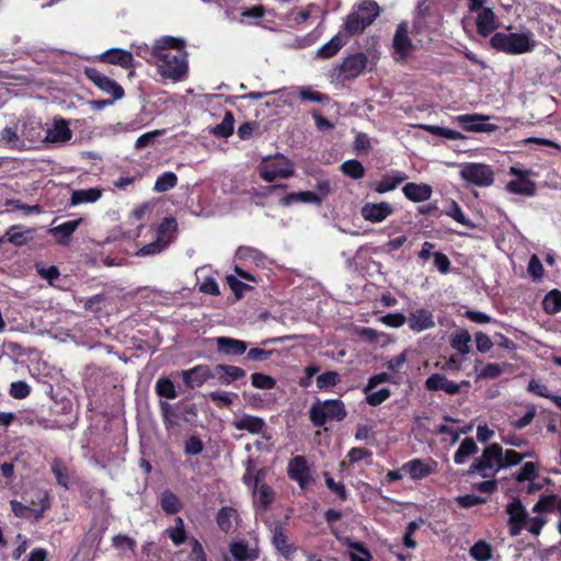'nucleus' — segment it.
Returning a JSON list of instances; mask_svg holds the SVG:
<instances>
[{
    "label": "nucleus",
    "instance_id": "52",
    "mask_svg": "<svg viewBox=\"0 0 561 561\" xmlns=\"http://www.w3.org/2000/svg\"><path fill=\"white\" fill-rule=\"evenodd\" d=\"M422 128L435 136L443 137V138L450 139V140H458V139L463 138V135L457 130L436 126V125H422Z\"/></svg>",
    "mask_w": 561,
    "mask_h": 561
},
{
    "label": "nucleus",
    "instance_id": "28",
    "mask_svg": "<svg viewBox=\"0 0 561 561\" xmlns=\"http://www.w3.org/2000/svg\"><path fill=\"white\" fill-rule=\"evenodd\" d=\"M367 66V57L364 54L352 55L343 61L341 71L346 78H356Z\"/></svg>",
    "mask_w": 561,
    "mask_h": 561
},
{
    "label": "nucleus",
    "instance_id": "31",
    "mask_svg": "<svg viewBox=\"0 0 561 561\" xmlns=\"http://www.w3.org/2000/svg\"><path fill=\"white\" fill-rule=\"evenodd\" d=\"M216 345L218 351L226 355H242L248 348L245 342L226 336L217 337Z\"/></svg>",
    "mask_w": 561,
    "mask_h": 561
},
{
    "label": "nucleus",
    "instance_id": "56",
    "mask_svg": "<svg viewBox=\"0 0 561 561\" xmlns=\"http://www.w3.org/2000/svg\"><path fill=\"white\" fill-rule=\"evenodd\" d=\"M162 510L168 514H174L180 510V500L175 494L170 491H165L161 495Z\"/></svg>",
    "mask_w": 561,
    "mask_h": 561
},
{
    "label": "nucleus",
    "instance_id": "10",
    "mask_svg": "<svg viewBox=\"0 0 561 561\" xmlns=\"http://www.w3.org/2000/svg\"><path fill=\"white\" fill-rule=\"evenodd\" d=\"M85 76L91 80L102 92L108 94L114 100H121L124 96L123 88L113 79L106 77L95 68H85Z\"/></svg>",
    "mask_w": 561,
    "mask_h": 561
},
{
    "label": "nucleus",
    "instance_id": "42",
    "mask_svg": "<svg viewBox=\"0 0 561 561\" xmlns=\"http://www.w3.org/2000/svg\"><path fill=\"white\" fill-rule=\"evenodd\" d=\"M478 450V446L472 438H465L457 451L454 455V461L457 465H462L466 462L467 458Z\"/></svg>",
    "mask_w": 561,
    "mask_h": 561
},
{
    "label": "nucleus",
    "instance_id": "43",
    "mask_svg": "<svg viewBox=\"0 0 561 561\" xmlns=\"http://www.w3.org/2000/svg\"><path fill=\"white\" fill-rule=\"evenodd\" d=\"M234 118L231 112H226L220 124L210 129V134L220 138H228L233 133Z\"/></svg>",
    "mask_w": 561,
    "mask_h": 561
},
{
    "label": "nucleus",
    "instance_id": "40",
    "mask_svg": "<svg viewBox=\"0 0 561 561\" xmlns=\"http://www.w3.org/2000/svg\"><path fill=\"white\" fill-rule=\"evenodd\" d=\"M236 255L239 260L252 262L257 266H264L266 264L265 255L253 248L241 247L237 250Z\"/></svg>",
    "mask_w": 561,
    "mask_h": 561
},
{
    "label": "nucleus",
    "instance_id": "55",
    "mask_svg": "<svg viewBox=\"0 0 561 561\" xmlns=\"http://www.w3.org/2000/svg\"><path fill=\"white\" fill-rule=\"evenodd\" d=\"M344 542L353 549V552H351V561H370L371 556L363 543L353 542L348 538H345Z\"/></svg>",
    "mask_w": 561,
    "mask_h": 561
},
{
    "label": "nucleus",
    "instance_id": "45",
    "mask_svg": "<svg viewBox=\"0 0 561 561\" xmlns=\"http://www.w3.org/2000/svg\"><path fill=\"white\" fill-rule=\"evenodd\" d=\"M445 215L453 218L458 224L469 228L473 229L476 228V225L466 217V215L462 213L461 208L455 201H450L447 208L444 210Z\"/></svg>",
    "mask_w": 561,
    "mask_h": 561
},
{
    "label": "nucleus",
    "instance_id": "61",
    "mask_svg": "<svg viewBox=\"0 0 561 561\" xmlns=\"http://www.w3.org/2000/svg\"><path fill=\"white\" fill-rule=\"evenodd\" d=\"M31 392V387L25 381H14L10 386L9 393L14 399H24Z\"/></svg>",
    "mask_w": 561,
    "mask_h": 561
},
{
    "label": "nucleus",
    "instance_id": "59",
    "mask_svg": "<svg viewBox=\"0 0 561 561\" xmlns=\"http://www.w3.org/2000/svg\"><path fill=\"white\" fill-rule=\"evenodd\" d=\"M134 51L137 56L145 59L147 62H153V55L158 53V39L156 41L152 47H149L147 44H133Z\"/></svg>",
    "mask_w": 561,
    "mask_h": 561
},
{
    "label": "nucleus",
    "instance_id": "34",
    "mask_svg": "<svg viewBox=\"0 0 561 561\" xmlns=\"http://www.w3.org/2000/svg\"><path fill=\"white\" fill-rule=\"evenodd\" d=\"M215 371L219 381L224 385H229L245 376V371L241 367L232 365L219 364L215 367Z\"/></svg>",
    "mask_w": 561,
    "mask_h": 561
},
{
    "label": "nucleus",
    "instance_id": "2",
    "mask_svg": "<svg viewBox=\"0 0 561 561\" xmlns=\"http://www.w3.org/2000/svg\"><path fill=\"white\" fill-rule=\"evenodd\" d=\"M493 48L511 55H522L533 51L537 46L535 34L522 28L519 32H499L491 37Z\"/></svg>",
    "mask_w": 561,
    "mask_h": 561
},
{
    "label": "nucleus",
    "instance_id": "53",
    "mask_svg": "<svg viewBox=\"0 0 561 561\" xmlns=\"http://www.w3.org/2000/svg\"><path fill=\"white\" fill-rule=\"evenodd\" d=\"M534 456L533 451L519 454L513 449H506L505 451L502 449V462H503V469L515 466L519 463L525 458H530Z\"/></svg>",
    "mask_w": 561,
    "mask_h": 561
},
{
    "label": "nucleus",
    "instance_id": "38",
    "mask_svg": "<svg viewBox=\"0 0 561 561\" xmlns=\"http://www.w3.org/2000/svg\"><path fill=\"white\" fill-rule=\"evenodd\" d=\"M237 519H238L237 511L229 506L220 508L218 511L217 517H216L219 528L225 533H228L232 528L233 523Z\"/></svg>",
    "mask_w": 561,
    "mask_h": 561
},
{
    "label": "nucleus",
    "instance_id": "46",
    "mask_svg": "<svg viewBox=\"0 0 561 561\" xmlns=\"http://www.w3.org/2000/svg\"><path fill=\"white\" fill-rule=\"evenodd\" d=\"M162 421L167 430H171L179 425V414L173 407L167 401H160L159 403Z\"/></svg>",
    "mask_w": 561,
    "mask_h": 561
},
{
    "label": "nucleus",
    "instance_id": "26",
    "mask_svg": "<svg viewBox=\"0 0 561 561\" xmlns=\"http://www.w3.org/2000/svg\"><path fill=\"white\" fill-rule=\"evenodd\" d=\"M402 193L409 201L421 203L431 198L433 190L425 183L409 182L402 187Z\"/></svg>",
    "mask_w": 561,
    "mask_h": 561
},
{
    "label": "nucleus",
    "instance_id": "21",
    "mask_svg": "<svg viewBox=\"0 0 561 561\" xmlns=\"http://www.w3.org/2000/svg\"><path fill=\"white\" fill-rule=\"evenodd\" d=\"M407 322L409 328L417 333L435 327L433 312L425 308H419L410 312Z\"/></svg>",
    "mask_w": 561,
    "mask_h": 561
},
{
    "label": "nucleus",
    "instance_id": "33",
    "mask_svg": "<svg viewBox=\"0 0 561 561\" xmlns=\"http://www.w3.org/2000/svg\"><path fill=\"white\" fill-rule=\"evenodd\" d=\"M82 219L69 220L57 227L49 229V233H51L59 244H68L70 236L76 231V229L81 224Z\"/></svg>",
    "mask_w": 561,
    "mask_h": 561
},
{
    "label": "nucleus",
    "instance_id": "27",
    "mask_svg": "<svg viewBox=\"0 0 561 561\" xmlns=\"http://www.w3.org/2000/svg\"><path fill=\"white\" fill-rule=\"evenodd\" d=\"M279 205L284 207H289L294 204H316L320 205L322 203V197H319L318 194L310 191H301V192H293L284 195L278 201Z\"/></svg>",
    "mask_w": 561,
    "mask_h": 561
},
{
    "label": "nucleus",
    "instance_id": "50",
    "mask_svg": "<svg viewBox=\"0 0 561 561\" xmlns=\"http://www.w3.org/2000/svg\"><path fill=\"white\" fill-rule=\"evenodd\" d=\"M178 184V176L174 172L168 171L162 173L156 180L153 190L158 193L167 192Z\"/></svg>",
    "mask_w": 561,
    "mask_h": 561
},
{
    "label": "nucleus",
    "instance_id": "9",
    "mask_svg": "<svg viewBox=\"0 0 561 561\" xmlns=\"http://www.w3.org/2000/svg\"><path fill=\"white\" fill-rule=\"evenodd\" d=\"M454 121L470 133H493L499 128L497 125L491 124L490 116L484 114H462Z\"/></svg>",
    "mask_w": 561,
    "mask_h": 561
},
{
    "label": "nucleus",
    "instance_id": "15",
    "mask_svg": "<svg viewBox=\"0 0 561 561\" xmlns=\"http://www.w3.org/2000/svg\"><path fill=\"white\" fill-rule=\"evenodd\" d=\"M553 506V499L550 496H542L533 507V512L537 515L534 517H526L525 527L533 535H539L541 528L546 524L545 518L541 516V513L545 511H550Z\"/></svg>",
    "mask_w": 561,
    "mask_h": 561
},
{
    "label": "nucleus",
    "instance_id": "18",
    "mask_svg": "<svg viewBox=\"0 0 561 561\" xmlns=\"http://www.w3.org/2000/svg\"><path fill=\"white\" fill-rule=\"evenodd\" d=\"M414 49L408 36L407 23H400L393 37V55L396 60H403Z\"/></svg>",
    "mask_w": 561,
    "mask_h": 561
},
{
    "label": "nucleus",
    "instance_id": "25",
    "mask_svg": "<svg viewBox=\"0 0 561 561\" xmlns=\"http://www.w3.org/2000/svg\"><path fill=\"white\" fill-rule=\"evenodd\" d=\"M44 133V140L54 144H65L72 137V131L65 119H56Z\"/></svg>",
    "mask_w": 561,
    "mask_h": 561
},
{
    "label": "nucleus",
    "instance_id": "5",
    "mask_svg": "<svg viewBox=\"0 0 561 561\" xmlns=\"http://www.w3.org/2000/svg\"><path fill=\"white\" fill-rule=\"evenodd\" d=\"M309 413L316 426H323L328 421H341L346 415L344 403L339 399L317 401Z\"/></svg>",
    "mask_w": 561,
    "mask_h": 561
},
{
    "label": "nucleus",
    "instance_id": "32",
    "mask_svg": "<svg viewBox=\"0 0 561 561\" xmlns=\"http://www.w3.org/2000/svg\"><path fill=\"white\" fill-rule=\"evenodd\" d=\"M102 195L103 190L99 187L75 190L71 193L70 205L77 206L81 204L95 203L102 197Z\"/></svg>",
    "mask_w": 561,
    "mask_h": 561
},
{
    "label": "nucleus",
    "instance_id": "13",
    "mask_svg": "<svg viewBox=\"0 0 561 561\" xmlns=\"http://www.w3.org/2000/svg\"><path fill=\"white\" fill-rule=\"evenodd\" d=\"M287 474L301 490H305L312 480L310 467L304 456H295L289 460Z\"/></svg>",
    "mask_w": 561,
    "mask_h": 561
},
{
    "label": "nucleus",
    "instance_id": "35",
    "mask_svg": "<svg viewBox=\"0 0 561 561\" xmlns=\"http://www.w3.org/2000/svg\"><path fill=\"white\" fill-rule=\"evenodd\" d=\"M1 140L4 141L12 149H26V141L22 140L21 133L18 129V125L14 128H3L1 131Z\"/></svg>",
    "mask_w": 561,
    "mask_h": 561
},
{
    "label": "nucleus",
    "instance_id": "49",
    "mask_svg": "<svg viewBox=\"0 0 561 561\" xmlns=\"http://www.w3.org/2000/svg\"><path fill=\"white\" fill-rule=\"evenodd\" d=\"M154 389L156 393L161 398L175 399L178 397L173 381L167 377L159 378L156 381Z\"/></svg>",
    "mask_w": 561,
    "mask_h": 561
},
{
    "label": "nucleus",
    "instance_id": "36",
    "mask_svg": "<svg viewBox=\"0 0 561 561\" xmlns=\"http://www.w3.org/2000/svg\"><path fill=\"white\" fill-rule=\"evenodd\" d=\"M230 553L236 561H252L257 558L255 551L250 549L244 541H233L230 545Z\"/></svg>",
    "mask_w": 561,
    "mask_h": 561
},
{
    "label": "nucleus",
    "instance_id": "60",
    "mask_svg": "<svg viewBox=\"0 0 561 561\" xmlns=\"http://www.w3.org/2000/svg\"><path fill=\"white\" fill-rule=\"evenodd\" d=\"M167 245H168L167 241H162V239L157 238L156 241L141 247L137 251L136 254L138 256H148V255L158 254V253L162 252L167 248Z\"/></svg>",
    "mask_w": 561,
    "mask_h": 561
},
{
    "label": "nucleus",
    "instance_id": "1",
    "mask_svg": "<svg viewBox=\"0 0 561 561\" xmlns=\"http://www.w3.org/2000/svg\"><path fill=\"white\" fill-rule=\"evenodd\" d=\"M184 46L185 41L181 37L158 38V53L153 55L152 65L163 79L179 82L185 77L188 64Z\"/></svg>",
    "mask_w": 561,
    "mask_h": 561
},
{
    "label": "nucleus",
    "instance_id": "16",
    "mask_svg": "<svg viewBox=\"0 0 561 561\" xmlns=\"http://www.w3.org/2000/svg\"><path fill=\"white\" fill-rule=\"evenodd\" d=\"M18 129L21 133L22 140L26 141V149L44 140V128L41 122L36 119L19 122Z\"/></svg>",
    "mask_w": 561,
    "mask_h": 561
},
{
    "label": "nucleus",
    "instance_id": "11",
    "mask_svg": "<svg viewBox=\"0 0 561 561\" xmlns=\"http://www.w3.org/2000/svg\"><path fill=\"white\" fill-rule=\"evenodd\" d=\"M37 499L39 502V507L36 505L31 507L28 504H23L16 500H12L10 502L11 510L16 517L27 518L30 516H34L35 519L42 517L43 513L48 508V493L43 490H37Z\"/></svg>",
    "mask_w": 561,
    "mask_h": 561
},
{
    "label": "nucleus",
    "instance_id": "3",
    "mask_svg": "<svg viewBox=\"0 0 561 561\" xmlns=\"http://www.w3.org/2000/svg\"><path fill=\"white\" fill-rule=\"evenodd\" d=\"M502 469V446L494 443L483 449L481 456L471 465L470 472H477L482 478H494Z\"/></svg>",
    "mask_w": 561,
    "mask_h": 561
},
{
    "label": "nucleus",
    "instance_id": "30",
    "mask_svg": "<svg viewBox=\"0 0 561 561\" xmlns=\"http://www.w3.org/2000/svg\"><path fill=\"white\" fill-rule=\"evenodd\" d=\"M34 229L13 225L5 231V240L16 247H22L33 239Z\"/></svg>",
    "mask_w": 561,
    "mask_h": 561
},
{
    "label": "nucleus",
    "instance_id": "17",
    "mask_svg": "<svg viewBox=\"0 0 561 561\" xmlns=\"http://www.w3.org/2000/svg\"><path fill=\"white\" fill-rule=\"evenodd\" d=\"M408 179L407 174L399 170H391L385 173L381 179L370 184L371 190L378 194H386L394 191Z\"/></svg>",
    "mask_w": 561,
    "mask_h": 561
},
{
    "label": "nucleus",
    "instance_id": "44",
    "mask_svg": "<svg viewBox=\"0 0 561 561\" xmlns=\"http://www.w3.org/2000/svg\"><path fill=\"white\" fill-rule=\"evenodd\" d=\"M344 44L345 41L343 36L337 34L318 49L317 56L320 58H330L334 56Z\"/></svg>",
    "mask_w": 561,
    "mask_h": 561
},
{
    "label": "nucleus",
    "instance_id": "54",
    "mask_svg": "<svg viewBox=\"0 0 561 561\" xmlns=\"http://www.w3.org/2000/svg\"><path fill=\"white\" fill-rule=\"evenodd\" d=\"M178 224L173 218H164L163 221L158 227V238L162 239V241H167V244L170 243L173 233L175 232Z\"/></svg>",
    "mask_w": 561,
    "mask_h": 561
},
{
    "label": "nucleus",
    "instance_id": "20",
    "mask_svg": "<svg viewBox=\"0 0 561 561\" xmlns=\"http://www.w3.org/2000/svg\"><path fill=\"white\" fill-rule=\"evenodd\" d=\"M102 62L117 65L124 69L135 68V59L131 51L121 48H110L99 56Z\"/></svg>",
    "mask_w": 561,
    "mask_h": 561
},
{
    "label": "nucleus",
    "instance_id": "29",
    "mask_svg": "<svg viewBox=\"0 0 561 561\" xmlns=\"http://www.w3.org/2000/svg\"><path fill=\"white\" fill-rule=\"evenodd\" d=\"M425 386L428 390H442L448 394H455L460 390V386L454 381L448 380L444 375L433 374L426 381Z\"/></svg>",
    "mask_w": 561,
    "mask_h": 561
},
{
    "label": "nucleus",
    "instance_id": "39",
    "mask_svg": "<svg viewBox=\"0 0 561 561\" xmlns=\"http://www.w3.org/2000/svg\"><path fill=\"white\" fill-rule=\"evenodd\" d=\"M471 342V336L468 331L463 329H459L455 331L450 336V345L453 348L458 351L460 354H468L469 343Z\"/></svg>",
    "mask_w": 561,
    "mask_h": 561
},
{
    "label": "nucleus",
    "instance_id": "58",
    "mask_svg": "<svg viewBox=\"0 0 561 561\" xmlns=\"http://www.w3.org/2000/svg\"><path fill=\"white\" fill-rule=\"evenodd\" d=\"M168 534L170 539L174 545L180 546L186 539L184 522L181 517H176L175 526L173 528L168 529Z\"/></svg>",
    "mask_w": 561,
    "mask_h": 561
},
{
    "label": "nucleus",
    "instance_id": "63",
    "mask_svg": "<svg viewBox=\"0 0 561 561\" xmlns=\"http://www.w3.org/2000/svg\"><path fill=\"white\" fill-rule=\"evenodd\" d=\"M113 546L122 551H134L136 548V541L126 535H117L113 538Z\"/></svg>",
    "mask_w": 561,
    "mask_h": 561
},
{
    "label": "nucleus",
    "instance_id": "37",
    "mask_svg": "<svg viewBox=\"0 0 561 561\" xmlns=\"http://www.w3.org/2000/svg\"><path fill=\"white\" fill-rule=\"evenodd\" d=\"M273 542L277 549V551L287 560L295 561V554L298 549L288 542L286 536L282 533L275 534L273 538Z\"/></svg>",
    "mask_w": 561,
    "mask_h": 561
},
{
    "label": "nucleus",
    "instance_id": "23",
    "mask_svg": "<svg viewBox=\"0 0 561 561\" xmlns=\"http://www.w3.org/2000/svg\"><path fill=\"white\" fill-rule=\"evenodd\" d=\"M181 376L184 385L191 389L203 386L213 377L207 365H197L191 369L182 370Z\"/></svg>",
    "mask_w": 561,
    "mask_h": 561
},
{
    "label": "nucleus",
    "instance_id": "8",
    "mask_svg": "<svg viewBox=\"0 0 561 561\" xmlns=\"http://www.w3.org/2000/svg\"><path fill=\"white\" fill-rule=\"evenodd\" d=\"M460 176L467 183L477 186H489L494 180L491 168L483 163H466L461 165Z\"/></svg>",
    "mask_w": 561,
    "mask_h": 561
},
{
    "label": "nucleus",
    "instance_id": "14",
    "mask_svg": "<svg viewBox=\"0 0 561 561\" xmlns=\"http://www.w3.org/2000/svg\"><path fill=\"white\" fill-rule=\"evenodd\" d=\"M394 213V207L389 202L365 203L360 208L364 220L371 224H380Z\"/></svg>",
    "mask_w": 561,
    "mask_h": 561
},
{
    "label": "nucleus",
    "instance_id": "57",
    "mask_svg": "<svg viewBox=\"0 0 561 561\" xmlns=\"http://www.w3.org/2000/svg\"><path fill=\"white\" fill-rule=\"evenodd\" d=\"M251 383L254 388L268 390L275 387L276 380L268 375L262 373H253L251 375Z\"/></svg>",
    "mask_w": 561,
    "mask_h": 561
},
{
    "label": "nucleus",
    "instance_id": "12",
    "mask_svg": "<svg viewBox=\"0 0 561 561\" xmlns=\"http://www.w3.org/2000/svg\"><path fill=\"white\" fill-rule=\"evenodd\" d=\"M471 11H479L477 16L478 32L486 36L497 26L494 13L489 8H482L483 0H467Z\"/></svg>",
    "mask_w": 561,
    "mask_h": 561
},
{
    "label": "nucleus",
    "instance_id": "47",
    "mask_svg": "<svg viewBox=\"0 0 561 561\" xmlns=\"http://www.w3.org/2000/svg\"><path fill=\"white\" fill-rule=\"evenodd\" d=\"M542 308L549 314H554L561 311V291L553 289L549 291L543 300Z\"/></svg>",
    "mask_w": 561,
    "mask_h": 561
},
{
    "label": "nucleus",
    "instance_id": "41",
    "mask_svg": "<svg viewBox=\"0 0 561 561\" xmlns=\"http://www.w3.org/2000/svg\"><path fill=\"white\" fill-rule=\"evenodd\" d=\"M253 496L256 505L266 508L274 501V491L266 483L254 485Z\"/></svg>",
    "mask_w": 561,
    "mask_h": 561
},
{
    "label": "nucleus",
    "instance_id": "51",
    "mask_svg": "<svg viewBox=\"0 0 561 561\" xmlns=\"http://www.w3.org/2000/svg\"><path fill=\"white\" fill-rule=\"evenodd\" d=\"M341 171L343 174L354 180H359L365 174L363 164L358 160L354 159L343 162L341 165Z\"/></svg>",
    "mask_w": 561,
    "mask_h": 561
},
{
    "label": "nucleus",
    "instance_id": "24",
    "mask_svg": "<svg viewBox=\"0 0 561 561\" xmlns=\"http://www.w3.org/2000/svg\"><path fill=\"white\" fill-rule=\"evenodd\" d=\"M232 424L237 430L247 431L251 434H262V437L266 440L271 439V435L265 431V422L262 417L244 414L234 420Z\"/></svg>",
    "mask_w": 561,
    "mask_h": 561
},
{
    "label": "nucleus",
    "instance_id": "7",
    "mask_svg": "<svg viewBox=\"0 0 561 561\" xmlns=\"http://www.w3.org/2000/svg\"><path fill=\"white\" fill-rule=\"evenodd\" d=\"M508 173L514 176L506 184V190L512 194L533 196L536 193V184L529 179L530 170H523L516 165L511 167Z\"/></svg>",
    "mask_w": 561,
    "mask_h": 561
},
{
    "label": "nucleus",
    "instance_id": "22",
    "mask_svg": "<svg viewBox=\"0 0 561 561\" xmlns=\"http://www.w3.org/2000/svg\"><path fill=\"white\" fill-rule=\"evenodd\" d=\"M511 535L517 536L525 527L527 513L519 500H513L506 507Z\"/></svg>",
    "mask_w": 561,
    "mask_h": 561
},
{
    "label": "nucleus",
    "instance_id": "4",
    "mask_svg": "<svg viewBox=\"0 0 561 561\" xmlns=\"http://www.w3.org/2000/svg\"><path fill=\"white\" fill-rule=\"evenodd\" d=\"M379 14V7L373 0H363L357 3L347 16L345 27L351 34L362 32L370 25Z\"/></svg>",
    "mask_w": 561,
    "mask_h": 561
},
{
    "label": "nucleus",
    "instance_id": "64",
    "mask_svg": "<svg viewBox=\"0 0 561 561\" xmlns=\"http://www.w3.org/2000/svg\"><path fill=\"white\" fill-rule=\"evenodd\" d=\"M537 467L534 462H525L516 472V480L519 482L533 480L536 477Z\"/></svg>",
    "mask_w": 561,
    "mask_h": 561
},
{
    "label": "nucleus",
    "instance_id": "48",
    "mask_svg": "<svg viewBox=\"0 0 561 561\" xmlns=\"http://www.w3.org/2000/svg\"><path fill=\"white\" fill-rule=\"evenodd\" d=\"M470 557L476 561H490L492 547L484 540H479L469 550Z\"/></svg>",
    "mask_w": 561,
    "mask_h": 561
},
{
    "label": "nucleus",
    "instance_id": "62",
    "mask_svg": "<svg viewBox=\"0 0 561 561\" xmlns=\"http://www.w3.org/2000/svg\"><path fill=\"white\" fill-rule=\"evenodd\" d=\"M340 381V376L336 371H327L318 376L317 386L319 389H324L335 386Z\"/></svg>",
    "mask_w": 561,
    "mask_h": 561
},
{
    "label": "nucleus",
    "instance_id": "6",
    "mask_svg": "<svg viewBox=\"0 0 561 561\" xmlns=\"http://www.w3.org/2000/svg\"><path fill=\"white\" fill-rule=\"evenodd\" d=\"M294 172L293 163L283 154L266 157L259 167L260 176L265 182L290 178L294 175Z\"/></svg>",
    "mask_w": 561,
    "mask_h": 561
},
{
    "label": "nucleus",
    "instance_id": "19",
    "mask_svg": "<svg viewBox=\"0 0 561 561\" xmlns=\"http://www.w3.org/2000/svg\"><path fill=\"white\" fill-rule=\"evenodd\" d=\"M401 470L407 472L411 479L421 480L436 471V462L432 459H412L405 462Z\"/></svg>",
    "mask_w": 561,
    "mask_h": 561
}]
</instances>
